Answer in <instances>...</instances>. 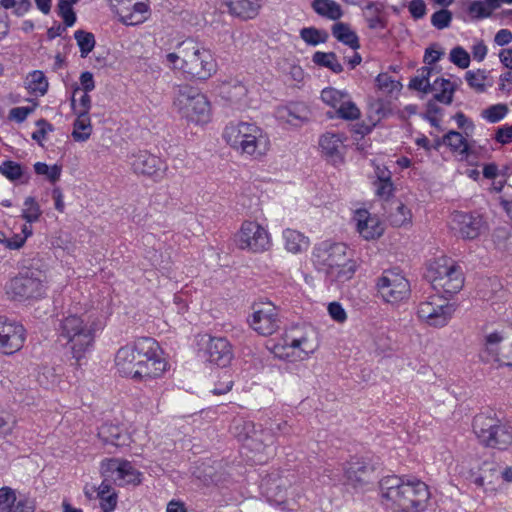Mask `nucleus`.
<instances>
[{"label":"nucleus","instance_id":"obj_1","mask_svg":"<svg viewBox=\"0 0 512 512\" xmlns=\"http://www.w3.org/2000/svg\"><path fill=\"white\" fill-rule=\"evenodd\" d=\"M114 365L120 375L140 381L163 376L168 366L161 347L150 337L138 338L119 348Z\"/></svg>","mask_w":512,"mask_h":512},{"label":"nucleus","instance_id":"obj_2","mask_svg":"<svg viewBox=\"0 0 512 512\" xmlns=\"http://www.w3.org/2000/svg\"><path fill=\"white\" fill-rule=\"evenodd\" d=\"M163 64L172 71L180 72L186 79L200 82L212 78L218 70L212 51L192 39L177 43L175 51L164 55Z\"/></svg>","mask_w":512,"mask_h":512},{"label":"nucleus","instance_id":"obj_3","mask_svg":"<svg viewBox=\"0 0 512 512\" xmlns=\"http://www.w3.org/2000/svg\"><path fill=\"white\" fill-rule=\"evenodd\" d=\"M380 488L386 506L393 512H421L430 499L426 483L414 476H387Z\"/></svg>","mask_w":512,"mask_h":512},{"label":"nucleus","instance_id":"obj_4","mask_svg":"<svg viewBox=\"0 0 512 512\" xmlns=\"http://www.w3.org/2000/svg\"><path fill=\"white\" fill-rule=\"evenodd\" d=\"M102 329L98 316L93 312L68 314L61 320L60 337L77 361L85 357L95 342L96 334Z\"/></svg>","mask_w":512,"mask_h":512},{"label":"nucleus","instance_id":"obj_5","mask_svg":"<svg viewBox=\"0 0 512 512\" xmlns=\"http://www.w3.org/2000/svg\"><path fill=\"white\" fill-rule=\"evenodd\" d=\"M312 261L318 271L339 284L351 280L357 270V263L344 243H319L313 249Z\"/></svg>","mask_w":512,"mask_h":512},{"label":"nucleus","instance_id":"obj_6","mask_svg":"<svg viewBox=\"0 0 512 512\" xmlns=\"http://www.w3.org/2000/svg\"><path fill=\"white\" fill-rule=\"evenodd\" d=\"M223 139L237 153L260 160L267 155L271 143L263 128L252 122H231L224 128Z\"/></svg>","mask_w":512,"mask_h":512},{"label":"nucleus","instance_id":"obj_7","mask_svg":"<svg viewBox=\"0 0 512 512\" xmlns=\"http://www.w3.org/2000/svg\"><path fill=\"white\" fill-rule=\"evenodd\" d=\"M320 347V336L312 326L293 328L282 339L273 344L271 352L275 357L291 362H302L311 358Z\"/></svg>","mask_w":512,"mask_h":512},{"label":"nucleus","instance_id":"obj_8","mask_svg":"<svg viewBox=\"0 0 512 512\" xmlns=\"http://www.w3.org/2000/svg\"><path fill=\"white\" fill-rule=\"evenodd\" d=\"M172 107L187 124L204 126L212 120V105L207 95L188 84L178 87Z\"/></svg>","mask_w":512,"mask_h":512},{"label":"nucleus","instance_id":"obj_9","mask_svg":"<svg viewBox=\"0 0 512 512\" xmlns=\"http://www.w3.org/2000/svg\"><path fill=\"white\" fill-rule=\"evenodd\" d=\"M473 432L486 447L506 450L512 446V426L495 414H478L473 421Z\"/></svg>","mask_w":512,"mask_h":512},{"label":"nucleus","instance_id":"obj_10","mask_svg":"<svg viewBox=\"0 0 512 512\" xmlns=\"http://www.w3.org/2000/svg\"><path fill=\"white\" fill-rule=\"evenodd\" d=\"M237 248L251 253H264L272 246V237L266 226L255 220H245L233 236Z\"/></svg>","mask_w":512,"mask_h":512},{"label":"nucleus","instance_id":"obj_11","mask_svg":"<svg viewBox=\"0 0 512 512\" xmlns=\"http://www.w3.org/2000/svg\"><path fill=\"white\" fill-rule=\"evenodd\" d=\"M455 311V305L449 300L439 295H432L419 302L416 315L424 325L442 328L450 322Z\"/></svg>","mask_w":512,"mask_h":512},{"label":"nucleus","instance_id":"obj_12","mask_svg":"<svg viewBox=\"0 0 512 512\" xmlns=\"http://www.w3.org/2000/svg\"><path fill=\"white\" fill-rule=\"evenodd\" d=\"M431 282L434 289L447 294L459 292L464 284L460 267L448 258H439L430 268Z\"/></svg>","mask_w":512,"mask_h":512},{"label":"nucleus","instance_id":"obj_13","mask_svg":"<svg viewBox=\"0 0 512 512\" xmlns=\"http://www.w3.org/2000/svg\"><path fill=\"white\" fill-rule=\"evenodd\" d=\"M376 288L381 299L391 304L407 299L410 293L408 280L397 269L383 271L377 279Z\"/></svg>","mask_w":512,"mask_h":512},{"label":"nucleus","instance_id":"obj_14","mask_svg":"<svg viewBox=\"0 0 512 512\" xmlns=\"http://www.w3.org/2000/svg\"><path fill=\"white\" fill-rule=\"evenodd\" d=\"M450 231L460 239L474 240L488 229L483 216L478 213L454 211L448 220Z\"/></svg>","mask_w":512,"mask_h":512},{"label":"nucleus","instance_id":"obj_15","mask_svg":"<svg viewBox=\"0 0 512 512\" xmlns=\"http://www.w3.org/2000/svg\"><path fill=\"white\" fill-rule=\"evenodd\" d=\"M100 473L106 481H113L119 486L137 485L141 482V473L131 462L121 458L103 460L100 464Z\"/></svg>","mask_w":512,"mask_h":512},{"label":"nucleus","instance_id":"obj_16","mask_svg":"<svg viewBox=\"0 0 512 512\" xmlns=\"http://www.w3.org/2000/svg\"><path fill=\"white\" fill-rule=\"evenodd\" d=\"M250 327L260 335L274 334L280 326L278 308L271 302H259L253 305L248 319Z\"/></svg>","mask_w":512,"mask_h":512},{"label":"nucleus","instance_id":"obj_17","mask_svg":"<svg viewBox=\"0 0 512 512\" xmlns=\"http://www.w3.org/2000/svg\"><path fill=\"white\" fill-rule=\"evenodd\" d=\"M321 99L327 106L333 108L341 119L354 121L361 116L360 109L345 90L327 87L322 90Z\"/></svg>","mask_w":512,"mask_h":512},{"label":"nucleus","instance_id":"obj_18","mask_svg":"<svg viewBox=\"0 0 512 512\" xmlns=\"http://www.w3.org/2000/svg\"><path fill=\"white\" fill-rule=\"evenodd\" d=\"M44 291L45 287L42 280L34 273L15 277L6 286V293L16 300L40 297Z\"/></svg>","mask_w":512,"mask_h":512},{"label":"nucleus","instance_id":"obj_19","mask_svg":"<svg viewBox=\"0 0 512 512\" xmlns=\"http://www.w3.org/2000/svg\"><path fill=\"white\" fill-rule=\"evenodd\" d=\"M24 327L6 318L0 317V351L13 354L19 351L25 342Z\"/></svg>","mask_w":512,"mask_h":512},{"label":"nucleus","instance_id":"obj_20","mask_svg":"<svg viewBox=\"0 0 512 512\" xmlns=\"http://www.w3.org/2000/svg\"><path fill=\"white\" fill-rule=\"evenodd\" d=\"M352 220L359 235L365 240H375L384 233V225L380 218L366 209L354 212Z\"/></svg>","mask_w":512,"mask_h":512},{"label":"nucleus","instance_id":"obj_21","mask_svg":"<svg viewBox=\"0 0 512 512\" xmlns=\"http://www.w3.org/2000/svg\"><path fill=\"white\" fill-rule=\"evenodd\" d=\"M129 164L135 174L149 178H159L164 171L161 159L147 151L132 154Z\"/></svg>","mask_w":512,"mask_h":512},{"label":"nucleus","instance_id":"obj_22","mask_svg":"<svg viewBox=\"0 0 512 512\" xmlns=\"http://www.w3.org/2000/svg\"><path fill=\"white\" fill-rule=\"evenodd\" d=\"M205 353L209 362L219 367L228 366L234 357L232 345L224 337L208 336Z\"/></svg>","mask_w":512,"mask_h":512},{"label":"nucleus","instance_id":"obj_23","mask_svg":"<svg viewBox=\"0 0 512 512\" xmlns=\"http://www.w3.org/2000/svg\"><path fill=\"white\" fill-rule=\"evenodd\" d=\"M345 137L343 134L327 132L319 138V146L322 154L334 164L343 160Z\"/></svg>","mask_w":512,"mask_h":512},{"label":"nucleus","instance_id":"obj_24","mask_svg":"<svg viewBox=\"0 0 512 512\" xmlns=\"http://www.w3.org/2000/svg\"><path fill=\"white\" fill-rule=\"evenodd\" d=\"M148 5L142 1H135L117 7L115 12L119 20L125 25H139L148 18Z\"/></svg>","mask_w":512,"mask_h":512},{"label":"nucleus","instance_id":"obj_25","mask_svg":"<svg viewBox=\"0 0 512 512\" xmlns=\"http://www.w3.org/2000/svg\"><path fill=\"white\" fill-rule=\"evenodd\" d=\"M371 468L360 458H353L345 466V476L349 484L359 487L368 482Z\"/></svg>","mask_w":512,"mask_h":512},{"label":"nucleus","instance_id":"obj_26","mask_svg":"<svg viewBox=\"0 0 512 512\" xmlns=\"http://www.w3.org/2000/svg\"><path fill=\"white\" fill-rule=\"evenodd\" d=\"M231 14L242 19L255 18L261 8V0H226Z\"/></svg>","mask_w":512,"mask_h":512},{"label":"nucleus","instance_id":"obj_27","mask_svg":"<svg viewBox=\"0 0 512 512\" xmlns=\"http://www.w3.org/2000/svg\"><path fill=\"white\" fill-rule=\"evenodd\" d=\"M282 238L285 250L292 254L305 252L310 245V241L307 236L300 231L291 228L283 230Z\"/></svg>","mask_w":512,"mask_h":512},{"label":"nucleus","instance_id":"obj_28","mask_svg":"<svg viewBox=\"0 0 512 512\" xmlns=\"http://www.w3.org/2000/svg\"><path fill=\"white\" fill-rule=\"evenodd\" d=\"M308 110L304 105L291 104L277 110V117L293 126H300L308 121Z\"/></svg>","mask_w":512,"mask_h":512},{"label":"nucleus","instance_id":"obj_29","mask_svg":"<svg viewBox=\"0 0 512 512\" xmlns=\"http://www.w3.org/2000/svg\"><path fill=\"white\" fill-rule=\"evenodd\" d=\"M232 435L243 443L248 442H261L262 439L258 436L255 424L252 421L245 419L234 420L231 428Z\"/></svg>","mask_w":512,"mask_h":512},{"label":"nucleus","instance_id":"obj_30","mask_svg":"<svg viewBox=\"0 0 512 512\" xmlns=\"http://www.w3.org/2000/svg\"><path fill=\"white\" fill-rule=\"evenodd\" d=\"M467 137L464 133L451 130L443 136L442 143L452 152L460 155L462 159H467L470 150Z\"/></svg>","mask_w":512,"mask_h":512},{"label":"nucleus","instance_id":"obj_31","mask_svg":"<svg viewBox=\"0 0 512 512\" xmlns=\"http://www.w3.org/2000/svg\"><path fill=\"white\" fill-rule=\"evenodd\" d=\"M316 14L329 20H338L343 16L341 5L335 0H314L311 4Z\"/></svg>","mask_w":512,"mask_h":512},{"label":"nucleus","instance_id":"obj_32","mask_svg":"<svg viewBox=\"0 0 512 512\" xmlns=\"http://www.w3.org/2000/svg\"><path fill=\"white\" fill-rule=\"evenodd\" d=\"M455 91L454 84L442 77H439L437 74L432 81L431 92L434 93V97L439 102L450 104L453 100V94Z\"/></svg>","mask_w":512,"mask_h":512},{"label":"nucleus","instance_id":"obj_33","mask_svg":"<svg viewBox=\"0 0 512 512\" xmlns=\"http://www.w3.org/2000/svg\"><path fill=\"white\" fill-rule=\"evenodd\" d=\"M507 337L503 331H493L485 336L483 354L487 361H493L500 348L504 346Z\"/></svg>","mask_w":512,"mask_h":512},{"label":"nucleus","instance_id":"obj_34","mask_svg":"<svg viewBox=\"0 0 512 512\" xmlns=\"http://www.w3.org/2000/svg\"><path fill=\"white\" fill-rule=\"evenodd\" d=\"M497 9L495 0H474L468 6V14L472 20L489 18Z\"/></svg>","mask_w":512,"mask_h":512},{"label":"nucleus","instance_id":"obj_35","mask_svg":"<svg viewBox=\"0 0 512 512\" xmlns=\"http://www.w3.org/2000/svg\"><path fill=\"white\" fill-rule=\"evenodd\" d=\"M98 435L106 443L122 447L130 445L126 434H122L119 428L112 424H104L99 428Z\"/></svg>","mask_w":512,"mask_h":512},{"label":"nucleus","instance_id":"obj_36","mask_svg":"<svg viewBox=\"0 0 512 512\" xmlns=\"http://www.w3.org/2000/svg\"><path fill=\"white\" fill-rule=\"evenodd\" d=\"M97 497L103 512H112L116 509L118 496L110 484L104 480L97 488Z\"/></svg>","mask_w":512,"mask_h":512},{"label":"nucleus","instance_id":"obj_37","mask_svg":"<svg viewBox=\"0 0 512 512\" xmlns=\"http://www.w3.org/2000/svg\"><path fill=\"white\" fill-rule=\"evenodd\" d=\"M411 210L401 202H396L388 215V220L395 227H406L412 223Z\"/></svg>","mask_w":512,"mask_h":512},{"label":"nucleus","instance_id":"obj_38","mask_svg":"<svg viewBox=\"0 0 512 512\" xmlns=\"http://www.w3.org/2000/svg\"><path fill=\"white\" fill-rule=\"evenodd\" d=\"M332 34L339 42H342L353 50L360 47L357 34L345 23L340 22L333 25Z\"/></svg>","mask_w":512,"mask_h":512},{"label":"nucleus","instance_id":"obj_39","mask_svg":"<svg viewBox=\"0 0 512 512\" xmlns=\"http://www.w3.org/2000/svg\"><path fill=\"white\" fill-rule=\"evenodd\" d=\"M392 114L391 103L384 99L378 98L369 103L368 118L369 121L375 126L380 120Z\"/></svg>","mask_w":512,"mask_h":512},{"label":"nucleus","instance_id":"obj_40","mask_svg":"<svg viewBox=\"0 0 512 512\" xmlns=\"http://www.w3.org/2000/svg\"><path fill=\"white\" fill-rule=\"evenodd\" d=\"M435 76L436 74L433 73L432 68L426 66L422 67L417 71V75L410 80L409 87L411 89L428 94L431 92V79Z\"/></svg>","mask_w":512,"mask_h":512},{"label":"nucleus","instance_id":"obj_41","mask_svg":"<svg viewBox=\"0 0 512 512\" xmlns=\"http://www.w3.org/2000/svg\"><path fill=\"white\" fill-rule=\"evenodd\" d=\"M73 124L72 137L77 142L87 141L92 134V124L89 115H76Z\"/></svg>","mask_w":512,"mask_h":512},{"label":"nucleus","instance_id":"obj_42","mask_svg":"<svg viewBox=\"0 0 512 512\" xmlns=\"http://www.w3.org/2000/svg\"><path fill=\"white\" fill-rule=\"evenodd\" d=\"M26 88L34 94L44 95L48 89V81L42 71L35 70L25 79Z\"/></svg>","mask_w":512,"mask_h":512},{"label":"nucleus","instance_id":"obj_43","mask_svg":"<svg viewBox=\"0 0 512 512\" xmlns=\"http://www.w3.org/2000/svg\"><path fill=\"white\" fill-rule=\"evenodd\" d=\"M465 80L469 87L478 93L484 92L487 86H490L486 72L481 69L467 71Z\"/></svg>","mask_w":512,"mask_h":512},{"label":"nucleus","instance_id":"obj_44","mask_svg":"<svg viewBox=\"0 0 512 512\" xmlns=\"http://www.w3.org/2000/svg\"><path fill=\"white\" fill-rule=\"evenodd\" d=\"M376 85L379 91L386 95H397L402 89V84L387 73L376 77Z\"/></svg>","mask_w":512,"mask_h":512},{"label":"nucleus","instance_id":"obj_45","mask_svg":"<svg viewBox=\"0 0 512 512\" xmlns=\"http://www.w3.org/2000/svg\"><path fill=\"white\" fill-rule=\"evenodd\" d=\"M312 60L315 64L329 68L334 73H340L343 70L341 63L332 52L317 51L313 54Z\"/></svg>","mask_w":512,"mask_h":512},{"label":"nucleus","instance_id":"obj_46","mask_svg":"<svg viewBox=\"0 0 512 512\" xmlns=\"http://www.w3.org/2000/svg\"><path fill=\"white\" fill-rule=\"evenodd\" d=\"M42 215L40 205L32 196L25 198L21 210V216L27 223L37 222Z\"/></svg>","mask_w":512,"mask_h":512},{"label":"nucleus","instance_id":"obj_47","mask_svg":"<svg viewBox=\"0 0 512 512\" xmlns=\"http://www.w3.org/2000/svg\"><path fill=\"white\" fill-rule=\"evenodd\" d=\"M74 38L80 49L81 57L85 58L95 47V37L91 32L77 30Z\"/></svg>","mask_w":512,"mask_h":512},{"label":"nucleus","instance_id":"obj_48","mask_svg":"<svg viewBox=\"0 0 512 512\" xmlns=\"http://www.w3.org/2000/svg\"><path fill=\"white\" fill-rule=\"evenodd\" d=\"M300 37L306 44L316 46L318 44L325 43L328 38V34L315 27H306L301 29Z\"/></svg>","mask_w":512,"mask_h":512},{"label":"nucleus","instance_id":"obj_49","mask_svg":"<svg viewBox=\"0 0 512 512\" xmlns=\"http://www.w3.org/2000/svg\"><path fill=\"white\" fill-rule=\"evenodd\" d=\"M77 1L78 0H58V13L67 27L73 26L76 22L73 5L77 3Z\"/></svg>","mask_w":512,"mask_h":512},{"label":"nucleus","instance_id":"obj_50","mask_svg":"<svg viewBox=\"0 0 512 512\" xmlns=\"http://www.w3.org/2000/svg\"><path fill=\"white\" fill-rule=\"evenodd\" d=\"M0 173L10 181H17L23 176V168L19 163L7 160L0 164Z\"/></svg>","mask_w":512,"mask_h":512},{"label":"nucleus","instance_id":"obj_51","mask_svg":"<svg viewBox=\"0 0 512 512\" xmlns=\"http://www.w3.org/2000/svg\"><path fill=\"white\" fill-rule=\"evenodd\" d=\"M34 170L36 174L46 176L52 183L58 181L61 175V167L56 164L49 166L43 162H36L34 164Z\"/></svg>","mask_w":512,"mask_h":512},{"label":"nucleus","instance_id":"obj_52","mask_svg":"<svg viewBox=\"0 0 512 512\" xmlns=\"http://www.w3.org/2000/svg\"><path fill=\"white\" fill-rule=\"evenodd\" d=\"M222 90L232 102H241L248 92L246 86L240 82H236L234 85L223 84Z\"/></svg>","mask_w":512,"mask_h":512},{"label":"nucleus","instance_id":"obj_53","mask_svg":"<svg viewBox=\"0 0 512 512\" xmlns=\"http://www.w3.org/2000/svg\"><path fill=\"white\" fill-rule=\"evenodd\" d=\"M508 113V107L505 104H495L482 112V116L490 123H496L502 120Z\"/></svg>","mask_w":512,"mask_h":512},{"label":"nucleus","instance_id":"obj_54","mask_svg":"<svg viewBox=\"0 0 512 512\" xmlns=\"http://www.w3.org/2000/svg\"><path fill=\"white\" fill-rule=\"evenodd\" d=\"M79 91V88L75 89L74 97L72 98V108L75 115H89V111L91 109V98L88 93L83 92L78 100L75 99L76 93Z\"/></svg>","mask_w":512,"mask_h":512},{"label":"nucleus","instance_id":"obj_55","mask_svg":"<svg viewBox=\"0 0 512 512\" xmlns=\"http://www.w3.org/2000/svg\"><path fill=\"white\" fill-rule=\"evenodd\" d=\"M449 59L461 69H465L470 65V55L461 46H457L450 51Z\"/></svg>","mask_w":512,"mask_h":512},{"label":"nucleus","instance_id":"obj_56","mask_svg":"<svg viewBox=\"0 0 512 512\" xmlns=\"http://www.w3.org/2000/svg\"><path fill=\"white\" fill-rule=\"evenodd\" d=\"M15 502L16 494L12 488L8 486L0 488V512H11Z\"/></svg>","mask_w":512,"mask_h":512},{"label":"nucleus","instance_id":"obj_57","mask_svg":"<svg viewBox=\"0 0 512 512\" xmlns=\"http://www.w3.org/2000/svg\"><path fill=\"white\" fill-rule=\"evenodd\" d=\"M451 21L452 13L446 9L436 11L431 16V24L439 30L448 28L451 24Z\"/></svg>","mask_w":512,"mask_h":512},{"label":"nucleus","instance_id":"obj_58","mask_svg":"<svg viewBox=\"0 0 512 512\" xmlns=\"http://www.w3.org/2000/svg\"><path fill=\"white\" fill-rule=\"evenodd\" d=\"M327 312L330 318L339 324L345 323L348 319L346 310L339 302H330L327 306Z\"/></svg>","mask_w":512,"mask_h":512},{"label":"nucleus","instance_id":"obj_59","mask_svg":"<svg viewBox=\"0 0 512 512\" xmlns=\"http://www.w3.org/2000/svg\"><path fill=\"white\" fill-rule=\"evenodd\" d=\"M0 3L5 9H14V13L19 16L27 13L31 6L29 0H1Z\"/></svg>","mask_w":512,"mask_h":512},{"label":"nucleus","instance_id":"obj_60","mask_svg":"<svg viewBox=\"0 0 512 512\" xmlns=\"http://www.w3.org/2000/svg\"><path fill=\"white\" fill-rule=\"evenodd\" d=\"M493 362L498 363L499 366L512 367V341L505 343L500 348L498 355L495 356Z\"/></svg>","mask_w":512,"mask_h":512},{"label":"nucleus","instance_id":"obj_61","mask_svg":"<svg viewBox=\"0 0 512 512\" xmlns=\"http://www.w3.org/2000/svg\"><path fill=\"white\" fill-rule=\"evenodd\" d=\"M17 420L10 414L0 415V435L8 436L11 435L15 429Z\"/></svg>","mask_w":512,"mask_h":512},{"label":"nucleus","instance_id":"obj_62","mask_svg":"<svg viewBox=\"0 0 512 512\" xmlns=\"http://www.w3.org/2000/svg\"><path fill=\"white\" fill-rule=\"evenodd\" d=\"M376 194L381 198H389L392 196L394 186L391 180L375 181L374 182Z\"/></svg>","mask_w":512,"mask_h":512},{"label":"nucleus","instance_id":"obj_63","mask_svg":"<svg viewBox=\"0 0 512 512\" xmlns=\"http://www.w3.org/2000/svg\"><path fill=\"white\" fill-rule=\"evenodd\" d=\"M494 139L502 144L506 145L512 142V125H504L499 127L496 132Z\"/></svg>","mask_w":512,"mask_h":512},{"label":"nucleus","instance_id":"obj_64","mask_svg":"<svg viewBox=\"0 0 512 512\" xmlns=\"http://www.w3.org/2000/svg\"><path fill=\"white\" fill-rule=\"evenodd\" d=\"M408 9L415 19L423 18L426 14V4L423 0H411Z\"/></svg>","mask_w":512,"mask_h":512}]
</instances>
